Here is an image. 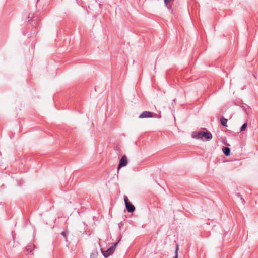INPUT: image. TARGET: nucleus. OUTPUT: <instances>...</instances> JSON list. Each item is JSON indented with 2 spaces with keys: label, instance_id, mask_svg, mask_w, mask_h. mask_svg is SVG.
<instances>
[{
  "label": "nucleus",
  "instance_id": "f257e3e1",
  "mask_svg": "<svg viewBox=\"0 0 258 258\" xmlns=\"http://www.w3.org/2000/svg\"><path fill=\"white\" fill-rule=\"evenodd\" d=\"M192 137L197 139H203L204 138L206 141H209L212 139V135L208 131L194 132L192 134Z\"/></svg>",
  "mask_w": 258,
  "mask_h": 258
},
{
  "label": "nucleus",
  "instance_id": "f03ea898",
  "mask_svg": "<svg viewBox=\"0 0 258 258\" xmlns=\"http://www.w3.org/2000/svg\"><path fill=\"white\" fill-rule=\"evenodd\" d=\"M118 242L119 241L115 243L113 246L108 248L107 250L103 252V254L105 257L107 258L108 256H109L111 254L113 253V252L115 250V246H116Z\"/></svg>",
  "mask_w": 258,
  "mask_h": 258
},
{
  "label": "nucleus",
  "instance_id": "7ed1b4c3",
  "mask_svg": "<svg viewBox=\"0 0 258 258\" xmlns=\"http://www.w3.org/2000/svg\"><path fill=\"white\" fill-rule=\"evenodd\" d=\"M127 164V159L125 155H123L119 161V163L118 166L117 170L119 171L120 168L126 166Z\"/></svg>",
  "mask_w": 258,
  "mask_h": 258
},
{
  "label": "nucleus",
  "instance_id": "20e7f679",
  "mask_svg": "<svg viewBox=\"0 0 258 258\" xmlns=\"http://www.w3.org/2000/svg\"><path fill=\"white\" fill-rule=\"evenodd\" d=\"M153 113L149 111H144L141 114L139 117L140 118H151L153 117Z\"/></svg>",
  "mask_w": 258,
  "mask_h": 258
},
{
  "label": "nucleus",
  "instance_id": "39448f33",
  "mask_svg": "<svg viewBox=\"0 0 258 258\" xmlns=\"http://www.w3.org/2000/svg\"><path fill=\"white\" fill-rule=\"evenodd\" d=\"M125 206L128 212L132 213L135 211V208L134 206L132 205L130 202L126 203Z\"/></svg>",
  "mask_w": 258,
  "mask_h": 258
},
{
  "label": "nucleus",
  "instance_id": "423d86ee",
  "mask_svg": "<svg viewBox=\"0 0 258 258\" xmlns=\"http://www.w3.org/2000/svg\"><path fill=\"white\" fill-rule=\"evenodd\" d=\"M222 151H223V153H224V154L227 156H229L230 154V149L228 147H223Z\"/></svg>",
  "mask_w": 258,
  "mask_h": 258
},
{
  "label": "nucleus",
  "instance_id": "0eeeda50",
  "mask_svg": "<svg viewBox=\"0 0 258 258\" xmlns=\"http://www.w3.org/2000/svg\"><path fill=\"white\" fill-rule=\"evenodd\" d=\"M227 119L223 117H221V118L220 119V122H221V124H222V125H223V126L226 127L227 126Z\"/></svg>",
  "mask_w": 258,
  "mask_h": 258
},
{
  "label": "nucleus",
  "instance_id": "6e6552de",
  "mask_svg": "<svg viewBox=\"0 0 258 258\" xmlns=\"http://www.w3.org/2000/svg\"><path fill=\"white\" fill-rule=\"evenodd\" d=\"M247 126V123H244L240 128V131L242 132V131H244L246 128Z\"/></svg>",
  "mask_w": 258,
  "mask_h": 258
},
{
  "label": "nucleus",
  "instance_id": "1a4fd4ad",
  "mask_svg": "<svg viewBox=\"0 0 258 258\" xmlns=\"http://www.w3.org/2000/svg\"><path fill=\"white\" fill-rule=\"evenodd\" d=\"M33 246L32 245H29L26 247V250L28 252H31L33 249Z\"/></svg>",
  "mask_w": 258,
  "mask_h": 258
},
{
  "label": "nucleus",
  "instance_id": "9d476101",
  "mask_svg": "<svg viewBox=\"0 0 258 258\" xmlns=\"http://www.w3.org/2000/svg\"><path fill=\"white\" fill-rule=\"evenodd\" d=\"M178 245H176V248L175 251V256L174 258H178Z\"/></svg>",
  "mask_w": 258,
  "mask_h": 258
},
{
  "label": "nucleus",
  "instance_id": "9b49d317",
  "mask_svg": "<svg viewBox=\"0 0 258 258\" xmlns=\"http://www.w3.org/2000/svg\"><path fill=\"white\" fill-rule=\"evenodd\" d=\"M124 201L125 202V204H126V203H130V202L128 201V198L126 196L124 197Z\"/></svg>",
  "mask_w": 258,
  "mask_h": 258
},
{
  "label": "nucleus",
  "instance_id": "f8f14e48",
  "mask_svg": "<svg viewBox=\"0 0 258 258\" xmlns=\"http://www.w3.org/2000/svg\"><path fill=\"white\" fill-rule=\"evenodd\" d=\"M61 235L65 238L66 237V232L65 231L62 232Z\"/></svg>",
  "mask_w": 258,
  "mask_h": 258
},
{
  "label": "nucleus",
  "instance_id": "ddd939ff",
  "mask_svg": "<svg viewBox=\"0 0 258 258\" xmlns=\"http://www.w3.org/2000/svg\"><path fill=\"white\" fill-rule=\"evenodd\" d=\"M30 17H31V18H32V16H30V15H29V18H30Z\"/></svg>",
  "mask_w": 258,
  "mask_h": 258
}]
</instances>
